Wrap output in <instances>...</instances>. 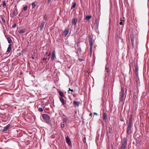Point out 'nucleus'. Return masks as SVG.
Here are the masks:
<instances>
[{
	"mask_svg": "<svg viewBox=\"0 0 149 149\" xmlns=\"http://www.w3.org/2000/svg\"><path fill=\"white\" fill-rule=\"evenodd\" d=\"M127 143V138L125 137H124L122 140L120 149H125L126 148Z\"/></svg>",
	"mask_w": 149,
	"mask_h": 149,
	"instance_id": "f03ea898",
	"label": "nucleus"
},
{
	"mask_svg": "<svg viewBox=\"0 0 149 149\" xmlns=\"http://www.w3.org/2000/svg\"><path fill=\"white\" fill-rule=\"evenodd\" d=\"M47 59V56H44L43 58L42 59V60L43 61H46Z\"/></svg>",
	"mask_w": 149,
	"mask_h": 149,
	"instance_id": "473e14b6",
	"label": "nucleus"
},
{
	"mask_svg": "<svg viewBox=\"0 0 149 149\" xmlns=\"http://www.w3.org/2000/svg\"><path fill=\"white\" fill-rule=\"evenodd\" d=\"M79 60H81V61L82 60H81V59L80 60L79 58Z\"/></svg>",
	"mask_w": 149,
	"mask_h": 149,
	"instance_id": "49530a36",
	"label": "nucleus"
},
{
	"mask_svg": "<svg viewBox=\"0 0 149 149\" xmlns=\"http://www.w3.org/2000/svg\"><path fill=\"white\" fill-rule=\"evenodd\" d=\"M124 90L122 87L121 88V92L120 93V101L122 102L123 101L124 96Z\"/></svg>",
	"mask_w": 149,
	"mask_h": 149,
	"instance_id": "20e7f679",
	"label": "nucleus"
},
{
	"mask_svg": "<svg viewBox=\"0 0 149 149\" xmlns=\"http://www.w3.org/2000/svg\"><path fill=\"white\" fill-rule=\"evenodd\" d=\"M42 117L47 123H49L50 122L51 120L50 117L47 115L43 114L42 115Z\"/></svg>",
	"mask_w": 149,
	"mask_h": 149,
	"instance_id": "7ed1b4c3",
	"label": "nucleus"
},
{
	"mask_svg": "<svg viewBox=\"0 0 149 149\" xmlns=\"http://www.w3.org/2000/svg\"><path fill=\"white\" fill-rule=\"evenodd\" d=\"M59 99L61 103L63 105H64L65 104V103L64 102L63 99V98L61 97H60Z\"/></svg>",
	"mask_w": 149,
	"mask_h": 149,
	"instance_id": "4be33fe9",
	"label": "nucleus"
},
{
	"mask_svg": "<svg viewBox=\"0 0 149 149\" xmlns=\"http://www.w3.org/2000/svg\"><path fill=\"white\" fill-rule=\"evenodd\" d=\"M1 17L2 21L4 23H5V19L2 16H1Z\"/></svg>",
	"mask_w": 149,
	"mask_h": 149,
	"instance_id": "7c9ffc66",
	"label": "nucleus"
},
{
	"mask_svg": "<svg viewBox=\"0 0 149 149\" xmlns=\"http://www.w3.org/2000/svg\"><path fill=\"white\" fill-rule=\"evenodd\" d=\"M135 97H134V96H133V99H135Z\"/></svg>",
	"mask_w": 149,
	"mask_h": 149,
	"instance_id": "c03bdc74",
	"label": "nucleus"
},
{
	"mask_svg": "<svg viewBox=\"0 0 149 149\" xmlns=\"http://www.w3.org/2000/svg\"><path fill=\"white\" fill-rule=\"evenodd\" d=\"M64 124H61V127L62 128H64Z\"/></svg>",
	"mask_w": 149,
	"mask_h": 149,
	"instance_id": "c9c22d12",
	"label": "nucleus"
},
{
	"mask_svg": "<svg viewBox=\"0 0 149 149\" xmlns=\"http://www.w3.org/2000/svg\"><path fill=\"white\" fill-rule=\"evenodd\" d=\"M91 15L86 16V19L88 21H89V19L92 18Z\"/></svg>",
	"mask_w": 149,
	"mask_h": 149,
	"instance_id": "aec40b11",
	"label": "nucleus"
},
{
	"mask_svg": "<svg viewBox=\"0 0 149 149\" xmlns=\"http://www.w3.org/2000/svg\"><path fill=\"white\" fill-rule=\"evenodd\" d=\"M55 56V51H54L52 52L51 57V59L52 61H53L54 59V57Z\"/></svg>",
	"mask_w": 149,
	"mask_h": 149,
	"instance_id": "dca6fc26",
	"label": "nucleus"
},
{
	"mask_svg": "<svg viewBox=\"0 0 149 149\" xmlns=\"http://www.w3.org/2000/svg\"><path fill=\"white\" fill-rule=\"evenodd\" d=\"M120 21H121V22L120 23V24L121 25H123L124 24L123 22H122V20H121V19H120Z\"/></svg>",
	"mask_w": 149,
	"mask_h": 149,
	"instance_id": "f704fd0d",
	"label": "nucleus"
},
{
	"mask_svg": "<svg viewBox=\"0 0 149 149\" xmlns=\"http://www.w3.org/2000/svg\"><path fill=\"white\" fill-rule=\"evenodd\" d=\"M120 120H121V121H123V119H120Z\"/></svg>",
	"mask_w": 149,
	"mask_h": 149,
	"instance_id": "79ce46f5",
	"label": "nucleus"
},
{
	"mask_svg": "<svg viewBox=\"0 0 149 149\" xmlns=\"http://www.w3.org/2000/svg\"><path fill=\"white\" fill-rule=\"evenodd\" d=\"M32 58L33 59H35V57L33 56H32Z\"/></svg>",
	"mask_w": 149,
	"mask_h": 149,
	"instance_id": "a19ab883",
	"label": "nucleus"
},
{
	"mask_svg": "<svg viewBox=\"0 0 149 149\" xmlns=\"http://www.w3.org/2000/svg\"><path fill=\"white\" fill-rule=\"evenodd\" d=\"M120 39V40H121V42H122V41H123V40H122V39H121V38Z\"/></svg>",
	"mask_w": 149,
	"mask_h": 149,
	"instance_id": "a18cd8bd",
	"label": "nucleus"
},
{
	"mask_svg": "<svg viewBox=\"0 0 149 149\" xmlns=\"http://www.w3.org/2000/svg\"><path fill=\"white\" fill-rule=\"evenodd\" d=\"M118 46H119V43H118Z\"/></svg>",
	"mask_w": 149,
	"mask_h": 149,
	"instance_id": "de8ad7c7",
	"label": "nucleus"
},
{
	"mask_svg": "<svg viewBox=\"0 0 149 149\" xmlns=\"http://www.w3.org/2000/svg\"><path fill=\"white\" fill-rule=\"evenodd\" d=\"M69 32V30L68 29H67L63 31V33L64 34V37H65L66 36L68 35Z\"/></svg>",
	"mask_w": 149,
	"mask_h": 149,
	"instance_id": "2eb2a0df",
	"label": "nucleus"
},
{
	"mask_svg": "<svg viewBox=\"0 0 149 149\" xmlns=\"http://www.w3.org/2000/svg\"><path fill=\"white\" fill-rule=\"evenodd\" d=\"M58 92L61 97H63L64 96L63 93L61 91H58Z\"/></svg>",
	"mask_w": 149,
	"mask_h": 149,
	"instance_id": "412c9836",
	"label": "nucleus"
},
{
	"mask_svg": "<svg viewBox=\"0 0 149 149\" xmlns=\"http://www.w3.org/2000/svg\"><path fill=\"white\" fill-rule=\"evenodd\" d=\"M51 0H48L47 2L48 3H49Z\"/></svg>",
	"mask_w": 149,
	"mask_h": 149,
	"instance_id": "4c0bfd02",
	"label": "nucleus"
},
{
	"mask_svg": "<svg viewBox=\"0 0 149 149\" xmlns=\"http://www.w3.org/2000/svg\"><path fill=\"white\" fill-rule=\"evenodd\" d=\"M0 149H2V148H0Z\"/></svg>",
	"mask_w": 149,
	"mask_h": 149,
	"instance_id": "3c124183",
	"label": "nucleus"
},
{
	"mask_svg": "<svg viewBox=\"0 0 149 149\" xmlns=\"http://www.w3.org/2000/svg\"><path fill=\"white\" fill-rule=\"evenodd\" d=\"M122 44H123V43L122 42Z\"/></svg>",
	"mask_w": 149,
	"mask_h": 149,
	"instance_id": "8fccbe9b",
	"label": "nucleus"
},
{
	"mask_svg": "<svg viewBox=\"0 0 149 149\" xmlns=\"http://www.w3.org/2000/svg\"><path fill=\"white\" fill-rule=\"evenodd\" d=\"M43 110V109L42 108H39L38 109V111L40 112H42Z\"/></svg>",
	"mask_w": 149,
	"mask_h": 149,
	"instance_id": "c85d7f7f",
	"label": "nucleus"
},
{
	"mask_svg": "<svg viewBox=\"0 0 149 149\" xmlns=\"http://www.w3.org/2000/svg\"><path fill=\"white\" fill-rule=\"evenodd\" d=\"M138 71L139 68L136 65H135V69L134 70V73L135 76L136 77V79H137L138 77Z\"/></svg>",
	"mask_w": 149,
	"mask_h": 149,
	"instance_id": "423d86ee",
	"label": "nucleus"
},
{
	"mask_svg": "<svg viewBox=\"0 0 149 149\" xmlns=\"http://www.w3.org/2000/svg\"><path fill=\"white\" fill-rule=\"evenodd\" d=\"M12 46V45L11 44H10L9 45L7 49V52H10L11 49V47Z\"/></svg>",
	"mask_w": 149,
	"mask_h": 149,
	"instance_id": "f3484780",
	"label": "nucleus"
},
{
	"mask_svg": "<svg viewBox=\"0 0 149 149\" xmlns=\"http://www.w3.org/2000/svg\"><path fill=\"white\" fill-rule=\"evenodd\" d=\"M65 139L66 142L69 146H70L71 144V142L68 136H67L66 137Z\"/></svg>",
	"mask_w": 149,
	"mask_h": 149,
	"instance_id": "9d476101",
	"label": "nucleus"
},
{
	"mask_svg": "<svg viewBox=\"0 0 149 149\" xmlns=\"http://www.w3.org/2000/svg\"><path fill=\"white\" fill-rule=\"evenodd\" d=\"M80 102H77L76 101H74L73 102V104L74 106L75 107H78L79 105Z\"/></svg>",
	"mask_w": 149,
	"mask_h": 149,
	"instance_id": "1a4fd4ad",
	"label": "nucleus"
},
{
	"mask_svg": "<svg viewBox=\"0 0 149 149\" xmlns=\"http://www.w3.org/2000/svg\"><path fill=\"white\" fill-rule=\"evenodd\" d=\"M76 5V3L75 2H74V4L71 7V8H74L75 7Z\"/></svg>",
	"mask_w": 149,
	"mask_h": 149,
	"instance_id": "cd10ccee",
	"label": "nucleus"
},
{
	"mask_svg": "<svg viewBox=\"0 0 149 149\" xmlns=\"http://www.w3.org/2000/svg\"><path fill=\"white\" fill-rule=\"evenodd\" d=\"M88 40L89 42V45L90 47H93V42L92 38L91 37V35H89L88 36Z\"/></svg>",
	"mask_w": 149,
	"mask_h": 149,
	"instance_id": "0eeeda50",
	"label": "nucleus"
},
{
	"mask_svg": "<svg viewBox=\"0 0 149 149\" xmlns=\"http://www.w3.org/2000/svg\"><path fill=\"white\" fill-rule=\"evenodd\" d=\"M103 120L104 122H106L107 119V114L105 113H103L102 114Z\"/></svg>",
	"mask_w": 149,
	"mask_h": 149,
	"instance_id": "f8f14e48",
	"label": "nucleus"
},
{
	"mask_svg": "<svg viewBox=\"0 0 149 149\" xmlns=\"http://www.w3.org/2000/svg\"><path fill=\"white\" fill-rule=\"evenodd\" d=\"M94 114H95V115H97V113H95V112H94Z\"/></svg>",
	"mask_w": 149,
	"mask_h": 149,
	"instance_id": "ea45409f",
	"label": "nucleus"
},
{
	"mask_svg": "<svg viewBox=\"0 0 149 149\" xmlns=\"http://www.w3.org/2000/svg\"><path fill=\"white\" fill-rule=\"evenodd\" d=\"M92 51L93 47H90V48L89 49V52L90 55H92Z\"/></svg>",
	"mask_w": 149,
	"mask_h": 149,
	"instance_id": "b1692460",
	"label": "nucleus"
},
{
	"mask_svg": "<svg viewBox=\"0 0 149 149\" xmlns=\"http://www.w3.org/2000/svg\"><path fill=\"white\" fill-rule=\"evenodd\" d=\"M65 0V1L66 0Z\"/></svg>",
	"mask_w": 149,
	"mask_h": 149,
	"instance_id": "603ef678",
	"label": "nucleus"
},
{
	"mask_svg": "<svg viewBox=\"0 0 149 149\" xmlns=\"http://www.w3.org/2000/svg\"><path fill=\"white\" fill-rule=\"evenodd\" d=\"M25 32V29L24 28L22 29L20 31H19V33H22Z\"/></svg>",
	"mask_w": 149,
	"mask_h": 149,
	"instance_id": "5701e85b",
	"label": "nucleus"
},
{
	"mask_svg": "<svg viewBox=\"0 0 149 149\" xmlns=\"http://www.w3.org/2000/svg\"><path fill=\"white\" fill-rule=\"evenodd\" d=\"M49 58L48 59V61H49Z\"/></svg>",
	"mask_w": 149,
	"mask_h": 149,
	"instance_id": "09e8293b",
	"label": "nucleus"
},
{
	"mask_svg": "<svg viewBox=\"0 0 149 149\" xmlns=\"http://www.w3.org/2000/svg\"><path fill=\"white\" fill-rule=\"evenodd\" d=\"M3 6L4 8H5L6 6V4L5 2V1H3V3H2Z\"/></svg>",
	"mask_w": 149,
	"mask_h": 149,
	"instance_id": "bb28decb",
	"label": "nucleus"
},
{
	"mask_svg": "<svg viewBox=\"0 0 149 149\" xmlns=\"http://www.w3.org/2000/svg\"><path fill=\"white\" fill-rule=\"evenodd\" d=\"M132 118L131 116L129 119L128 123V126L127 129V135H130L132 133Z\"/></svg>",
	"mask_w": 149,
	"mask_h": 149,
	"instance_id": "f257e3e1",
	"label": "nucleus"
},
{
	"mask_svg": "<svg viewBox=\"0 0 149 149\" xmlns=\"http://www.w3.org/2000/svg\"><path fill=\"white\" fill-rule=\"evenodd\" d=\"M10 125L9 124L8 125H7L5 127L3 130V132H5L6 131H7L10 127Z\"/></svg>",
	"mask_w": 149,
	"mask_h": 149,
	"instance_id": "ddd939ff",
	"label": "nucleus"
},
{
	"mask_svg": "<svg viewBox=\"0 0 149 149\" xmlns=\"http://www.w3.org/2000/svg\"><path fill=\"white\" fill-rule=\"evenodd\" d=\"M77 19L76 18H74L72 19V25L74 26L76 25L77 22Z\"/></svg>",
	"mask_w": 149,
	"mask_h": 149,
	"instance_id": "6e6552de",
	"label": "nucleus"
},
{
	"mask_svg": "<svg viewBox=\"0 0 149 149\" xmlns=\"http://www.w3.org/2000/svg\"><path fill=\"white\" fill-rule=\"evenodd\" d=\"M130 39H131V42L132 43V47H133L134 45V39L133 38H132L131 37V35H130Z\"/></svg>",
	"mask_w": 149,
	"mask_h": 149,
	"instance_id": "6ab92c4d",
	"label": "nucleus"
},
{
	"mask_svg": "<svg viewBox=\"0 0 149 149\" xmlns=\"http://www.w3.org/2000/svg\"><path fill=\"white\" fill-rule=\"evenodd\" d=\"M109 65H107L105 66V75H107V74L109 72Z\"/></svg>",
	"mask_w": 149,
	"mask_h": 149,
	"instance_id": "9b49d317",
	"label": "nucleus"
},
{
	"mask_svg": "<svg viewBox=\"0 0 149 149\" xmlns=\"http://www.w3.org/2000/svg\"><path fill=\"white\" fill-rule=\"evenodd\" d=\"M3 6L2 5V4H1V5H0V7H1L2 6Z\"/></svg>",
	"mask_w": 149,
	"mask_h": 149,
	"instance_id": "37998d69",
	"label": "nucleus"
},
{
	"mask_svg": "<svg viewBox=\"0 0 149 149\" xmlns=\"http://www.w3.org/2000/svg\"><path fill=\"white\" fill-rule=\"evenodd\" d=\"M62 120L64 122H66L67 121V118L66 116L64 114H63L62 116Z\"/></svg>",
	"mask_w": 149,
	"mask_h": 149,
	"instance_id": "4468645a",
	"label": "nucleus"
},
{
	"mask_svg": "<svg viewBox=\"0 0 149 149\" xmlns=\"http://www.w3.org/2000/svg\"><path fill=\"white\" fill-rule=\"evenodd\" d=\"M51 55V53L50 52L49 54H48V52H47L45 54V56H49Z\"/></svg>",
	"mask_w": 149,
	"mask_h": 149,
	"instance_id": "a878e982",
	"label": "nucleus"
},
{
	"mask_svg": "<svg viewBox=\"0 0 149 149\" xmlns=\"http://www.w3.org/2000/svg\"><path fill=\"white\" fill-rule=\"evenodd\" d=\"M13 15H15V11H13Z\"/></svg>",
	"mask_w": 149,
	"mask_h": 149,
	"instance_id": "e433bc0d",
	"label": "nucleus"
},
{
	"mask_svg": "<svg viewBox=\"0 0 149 149\" xmlns=\"http://www.w3.org/2000/svg\"><path fill=\"white\" fill-rule=\"evenodd\" d=\"M36 4L35 2H33L32 3V6L33 8H35L36 6Z\"/></svg>",
	"mask_w": 149,
	"mask_h": 149,
	"instance_id": "393cba45",
	"label": "nucleus"
},
{
	"mask_svg": "<svg viewBox=\"0 0 149 149\" xmlns=\"http://www.w3.org/2000/svg\"><path fill=\"white\" fill-rule=\"evenodd\" d=\"M69 91H71L72 92H73V90L70 89V88H69V90L68 91V93H70Z\"/></svg>",
	"mask_w": 149,
	"mask_h": 149,
	"instance_id": "2f4dec72",
	"label": "nucleus"
},
{
	"mask_svg": "<svg viewBox=\"0 0 149 149\" xmlns=\"http://www.w3.org/2000/svg\"><path fill=\"white\" fill-rule=\"evenodd\" d=\"M16 24L15 23L12 26V28H13V29H14L16 27Z\"/></svg>",
	"mask_w": 149,
	"mask_h": 149,
	"instance_id": "72a5a7b5",
	"label": "nucleus"
},
{
	"mask_svg": "<svg viewBox=\"0 0 149 149\" xmlns=\"http://www.w3.org/2000/svg\"><path fill=\"white\" fill-rule=\"evenodd\" d=\"M6 38L9 43L10 44L12 42V40L9 37H6Z\"/></svg>",
	"mask_w": 149,
	"mask_h": 149,
	"instance_id": "a211bd4d",
	"label": "nucleus"
},
{
	"mask_svg": "<svg viewBox=\"0 0 149 149\" xmlns=\"http://www.w3.org/2000/svg\"><path fill=\"white\" fill-rule=\"evenodd\" d=\"M46 20V19H45L44 18L42 21V22L40 27L39 30L40 31H42L43 30Z\"/></svg>",
	"mask_w": 149,
	"mask_h": 149,
	"instance_id": "39448f33",
	"label": "nucleus"
},
{
	"mask_svg": "<svg viewBox=\"0 0 149 149\" xmlns=\"http://www.w3.org/2000/svg\"><path fill=\"white\" fill-rule=\"evenodd\" d=\"M89 116H92V113H91L90 114H89Z\"/></svg>",
	"mask_w": 149,
	"mask_h": 149,
	"instance_id": "58836bf2",
	"label": "nucleus"
},
{
	"mask_svg": "<svg viewBox=\"0 0 149 149\" xmlns=\"http://www.w3.org/2000/svg\"><path fill=\"white\" fill-rule=\"evenodd\" d=\"M27 8V6H24L23 8V10L24 11H26Z\"/></svg>",
	"mask_w": 149,
	"mask_h": 149,
	"instance_id": "c756f323",
	"label": "nucleus"
}]
</instances>
